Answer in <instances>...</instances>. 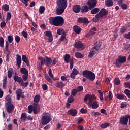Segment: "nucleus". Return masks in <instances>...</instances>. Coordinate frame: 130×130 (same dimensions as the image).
Here are the masks:
<instances>
[{
	"label": "nucleus",
	"instance_id": "obj_2",
	"mask_svg": "<svg viewBox=\"0 0 130 130\" xmlns=\"http://www.w3.org/2000/svg\"><path fill=\"white\" fill-rule=\"evenodd\" d=\"M49 23L56 27H60L64 24V20L61 16L52 17L49 18Z\"/></svg>",
	"mask_w": 130,
	"mask_h": 130
},
{
	"label": "nucleus",
	"instance_id": "obj_58",
	"mask_svg": "<svg viewBox=\"0 0 130 130\" xmlns=\"http://www.w3.org/2000/svg\"><path fill=\"white\" fill-rule=\"evenodd\" d=\"M42 88L44 90V91H46V90H47V89H48V87L47 86V85L44 84H43L42 85Z\"/></svg>",
	"mask_w": 130,
	"mask_h": 130
},
{
	"label": "nucleus",
	"instance_id": "obj_44",
	"mask_svg": "<svg viewBox=\"0 0 130 130\" xmlns=\"http://www.w3.org/2000/svg\"><path fill=\"white\" fill-rule=\"evenodd\" d=\"M8 42H9V43H12V42H13V41L14 40V38H13V36H8Z\"/></svg>",
	"mask_w": 130,
	"mask_h": 130
},
{
	"label": "nucleus",
	"instance_id": "obj_4",
	"mask_svg": "<svg viewBox=\"0 0 130 130\" xmlns=\"http://www.w3.org/2000/svg\"><path fill=\"white\" fill-rule=\"evenodd\" d=\"M82 75L83 77H85L90 81H94L95 80V74L90 71L85 70L83 71Z\"/></svg>",
	"mask_w": 130,
	"mask_h": 130
},
{
	"label": "nucleus",
	"instance_id": "obj_16",
	"mask_svg": "<svg viewBox=\"0 0 130 130\" xmlns=\"http://www.w3.org/2000/svg\"><path fill=\"white\" fill-rule=\"evenodd\" d=\"M77 22L78 23H81L82 24H88V23H89L87 18L83 17H80L78 18L77 20Z\"/></svg>",
	"mask_w": 130,
	"mask_h": 130
},
{
	"label": "nucleus",
	"instance_id": "obj_10",
	"mask_svg": "<svg viewBox=\"0 0 130 130\" xmlns=\"http://www.w3.org/2000/svg\"><path fill=\"white\" fill-rule=\"evenodd\" d=\"M6 109L9 113L13 112L14 111V105H13L11 103L8 102L6 104Z\"/></svg>",
	"mask_w": 130,
	"mask_h": 130
},
{
	"label": "nucleus",
	"instance_id": "obj_27",
	"mask_svg": "<svg viewBox=\"0 0 130 130\" xmlns=\"http://www.w3.org/2000/svg\"><path fill=\"white\" fill-rule=\"evenodd\" d=\"M81 11L82 13H87L89 11V7L87 6H83Z\"/></svg>",
	"mask_w": 130,
	"mask_h": 130
},
{
	"label": "nucleus",
	"instance_id": "obj_9",
	"mask_svg": "<svg viewBox=\"0 0 130 130\" xmlns=\"http://www.w3.org/2000/svg\"><path fill=\"white\" fill-rule=\"evenodd\" d=\"M87 4L89 6L90 9H92V8H95L96 7V5H97V1L96 0H89Z\"/></svg>",
	"mask_w": 130,
	"mask_h": 130
},
{
	"label": "nucleus",
	"instance_id": "obj_40",
	"mask_svg": "<svg viewBox=\"0 0 130 130\" xmlns=\"http://www.w3.org/2000/svg\"><path fill=\"white\" fill-rule=\"evenodd\" d=\"M39 60H41V64L42 66H43L44 63H45L46 59H44V58L42 57H39Z\"/></svg>",
	"mask_w": 130,
	"mask_h": 130
},
{
	"label": "nucleus",
	"instance_id": "obj_59",
	"mask_svg": "<svg viewBox=\"0 0 130 130\" xmlns=\"http://www.w3.org/2000/svg\"><path fill=\"white\" fill-rule=\"evenodd\" d=\"M20 40H21V38L19 36H16L15 37V41L17 42V43H19L20 42Z\"/></svg>",
	"mask_w": 130,
	"mask_h": 130
},
{
	"label": "nucleus",
	"instance_id": "obj_5",
	"mask_svg": "<svg viewBox=\"0 0 130 130\" xmlns=\"http://www.w3.org/2000/svg\"><path fill=\"white\" fill-rule=\"evenodd\" d=\"M28 113H32V111H33L35 114H37L40 111V108L37 104L34 103L32 106H28Z\"/></svg>",
	"mask_w": 130,
	"mask_h": 130
},
{
	"label": "nucleus",
	"instance_id": "obj_55",
	"mask_svg": "<svg viewBox=\"0 0 130 130\" xmlns=\"http://www.w3.org/2000/svg\"><path fill=\"white\" fill-rule=\"evenodd\" d=\"M108 97H109V100L110 101L112 100V98L113 96L112 95V92H111V91L109 92Z\"/></svg>",
	"mask_w": 130,
	"mask_h": 130
},
{
	"label": "nucleus",
	"instance_id": "obj_53",
	"mask_svg": "<svg viewBox=\"0 0 130 130\" xmlns=\"http://www.w3.org/2000/svg\"><path fill=\"white\" fill-rule=\"evenodd\" d=\"M66 37H67V35H66L65 32V34L61 35L60 40H61V41H63V40H64V39H66Z\"/></svg>",
	"mask_w": 130,
	"mask_h": 130
},
{
	"label": "nucleus",
	"instance_id": "obj_7",
	"mask_svg": "<svg viewBox=\"0 0 130 130\" xmlns=\"http://www.w3.org/2000/svg\"><path fill=\"white\" fill-rule=\"evenodd\" d=\"M130 118L129 115H126L121 117L120 119V123L123 125H127L128 122V119Z\"/></svg>",
	"mask_w": 130,
	"mask_h": 130
},
{
	"label": "nucleus",
	"instance_id": "obj_37",
	"mask_svg": "<svg viewBox=\"0 0 130 130\" xmlns=\"http://www.w3.org/2000/svg\"><path fill=\"white\" fill-rule=\"evenodd\" d=\"M45 78L47 82H49V83H50V84H52V80H51L50 78H49V76H48V75H45Z\"/></svg>",
	"mask_w": 130,
	"mask_h": 130
},
{
	"label": "nucleus",
	"instance_id": "obj_45",
	"mask_svg": "<svg viewBox=\"0 0 130 130\" xmlns=\"http://www.w3.org/2000/svg\"><path fill=\"white\" fill-rule=\"evenodd\" d=\"M4 38H0V46L3 48L4 47Z\"/></svg>",
	"mask_w": 130,
	"mask_h": 130
},
{
	"label": "nucleus",
	"instance_id": "obj_48",
	"mask_svg": "<svg viewBox=\"0 0 130 130\" xmlns=\"http://www.w3.org/2000/svg\"><path fill=\"white\" fill-rule=\"evenodd\" d=\"M114 81H115V84L117 86L119 85V84H120V80H119L118 78H115Z\"/></svg>",
	"mask_w": 130,
	"mask_h": 130
},
{
	"label": "nucleus",
	"instance_id": "obj_38",
	"mask_svg": "<svg viewBox=\"0 0 130 130\" xmlns=\"http://www.w3.org/2000/svg\"><path fill=\"white\" fill-rule=\"evenodd\" d=\"M3 9L4 11L8 12V11H9V9H10V7L8 4H5L3 5Z\"/></svg>",
	"mask_w": 130,
	"mask_h": 130
},
{
	"label": "nucleus",
	"instance_id": "obj_50",
	"mask_svg": "<svg viewBox=\"0 0 130 130\" xmlns=\"http://www.w3.org/2000/svg\"><path fill=\"white\" fill-rule=\"evenodd\" d=\"M22 92V89H18V90L16 91V94L17 95H20V96H22V95H24L23 94V93Z\"/></svg>",
	"mask_w": 130,
	"mask_h": 130
},
{
	"label": "nucleus",
	"instance_id": "obj_35",
	"mask_svg": "<svg viewBox=\"0 0 130 130\" xmlns=\"http://www.w3.org/2000/svg\"><path fill=\"white\" fill-rule=\"evenodd\" d=\"M21 85L22 86V87H23V88H26L28 86V85H29V82H24V81L22 80V81L21 82Z\"/></svg>",
	"mask_w": 130,
	"mask_h": 130
},
{
	"label": "nucleus",
	"instance_id": "obj_14",
	"mask_svg": "<svg viewBox=\"0 0 130 130\" xmlns=\"http://www.w3.org/2000/svg\"><path fill=\"white\" fill-rule=\"evenodd\" d=\"M64 10H66V8L58 6V8L56 9V13L57 15H62V14H63V12H64Z\"/></svg>",
	"mask_w": 130,
	"mask_h": 130
},
{
	"label": "nucleus",
	"instance_id": "obj_30",
	"mask_svg": "<svg viewBox=\"0 0 130 130\" xmlns=\"http://www.w3.org/2000/svg\"><path fill=\"white\" fill-rule=\"evenodd\" d=\"M57 33L58 35H62L66 33V31L62 28H59L57 30Z\"/></svg>",
	"mask_w": 130,
	"mask_h": 130
},
{
	"label": "nucleus",
	"instance_id": "obj_49",
	"mask_svg": "<svg viewBox=\"0 0 130 130\" xmlns=\"http://www.w3.org/2000/svg\"><path fill=\"white\" fill-rule=\"evenodd\" d=\"M109 125V123H106L101 125L102 128H106Z\"/></svg>",
	"mask_w": 130,
	"mask_h": 130
},
{
	"label": "nucleus",
	"instance_id": "obj_32",
	"mask_svg": "<svg viewBox=\"0 0 130 130\" xmlns=\"http://www.w3.org/2000/svg\"><path fill=\"white\" fill-rule=\"evenodd\" d=\"M40 101V95H36L34 99V102L35 103H38V102H39Z\"/></svg>",
	"mask_w": 130,
	"mask_h": 130
},
{
	"label": "nucleus",
	"instance_id": "obj_61",
	"mask_svg": "<svg viewBox=\"0 0 130 130\" xmlns=\"http://www.w3.org/2000/svg\"><path fill=\"white\" fill-rule=\"evenodd\" d=\"M22 79L23 81H26L28 79V74L23 75Z\"/></svg>",
	"mask_w": 130,
	"mask_h": 130
},
{
	"label": "nucleus",
	"instance_id": "obj_8",
	"mask_svg": "<svg viewBox=\"0 0 130 130\" xmlns=\"http://www.w3.org/2000/svg\"><path fill=\"white\" fill-rule=\"evenodd\" d=\"M56 3L58 7L67 9V6H68L67 0H57Z\"/></svg>",
	"mask_w": 130,
	"mask_h": 130
},
{
	"label": "nucleus",
	"instance_id": "obj_26",
	"mask_svg": "<svg viewBox=\"0 0 130 130\" xmlns=\"http://www.w3.org/2000/svg\"><path fill=\"white\" fill-rule=\"evenodd\" d=\"M20 72L21 74H23V75H28V70L25 67L21 68L20 69Z\"/></svg>",
	"mask_w": 130,
	"mask_h": 130
},
{
	"label": "nucleus",
	"instance_id": "obj_52",
	"mask_svg": "<svg viewBox=\"0 0 130 130\" xmlns=\"http://www.w3.org/2000/svg\"><path fill=\"white\" fill-rule=\"evenodd\" d=\"M126 29H127V27L125 26L122 27L120 30L121 33H125V31H126Z\"/></svg>",
	"mask_w": 130,
	"mask_h": 130
},
{
	"label": "nucleus",
	"instance_id": "obj_39",
	"mask_svg": "<svg viewBox=\"0 0 130 130\" xmlns=\"http://www.w3.org/2000/svg\"><path fill=\"white\" fill-rule=\"evenodd\" d=\"M44 11H45V8L44 6H41L39 8L40 14H43V13H44Z\"/></svg>",
	"mask_w": 130,
	"mask_h": 130
},
{
	"label": "nucleus",
	"instance_id": "obj_41",
	"mask_svg": "<svg viewBox=\"0 0 130 130\" xmlns=\"http://www.w3.org/2000/svg\"><path fill=\"white\" fill-rule=\"evenodd\" d=\"M68 102L69 103H73V102H74V97L71 95L69 98H68Z\"/></svg>",
	"mask_w": 130,
	"mask_h": 130
},
{
	"label": "nucleus",
	"instance_id": "obj_54",
	"mask_svg": "<svg viewBox=\"0 0 130 130\" xmlns=\"http://www.w3.org/2000/svg\"><path fill=\"white\" fill-rule=\"evenodd\" d=\"M11 17H12V15H11V13L8 12V13H7L6 20L8 21V20H11Z\"/></svg>",
	"mask_w": 130,
	"mask_h": 130
},
{
	"label": "nucleus",
	"instance_id": "obj_19",
	"mask_svg": "<svg viewBox=\"0 0 130 130\" xmlns=\"http://www.w3.org/2000/svg\"><path fill=\"white\" fill-rule=\"evenodd\" d=\"M100 47H101V43H100V42H97L94 45V49H95L96 51H99Z\"/></svg>",
	"mask_w": 130,
	"mask_h": 130
},
{
	"label": "nucleus",
	"instance_id": "obj_64",
	"mask_svg": "<svg viewBox=\"0 0 130 130\" xmlns=\"http://www.w3.org/2000/svg\"><path fill=\"white\" fill-rule=\"evenodd\" d=\"M83 88L82 86L78 87L77 88V92H81V91H83Z\"/></svg>",
	"mask_w": 130,
	"mask_h": 130
},
{
	"label": "nucleus",
	"instance_id": "obj_60",
	"mask_svg": "<svg viewBox=\"0 0 130 130\" xmlns=\"http://www.w3.org/2000/svg\"><path fill=\"white\" fill-rule=\"evenodd\" d=\"M22 36H23V37H24V38H27V36H28V34L25 31H23L22 32Z\"/></svg>",
	"mask_w": 130,
	"mask_h": 130
},
{
	"label": "nucleus",
	"instance_id": "obj_51",
	"mask_svg": "<svg viewBox=\"0 0 130 130\" xmlns=\"http://www.w3.org/2000/svg\"><path fill=\"white\" fill-rule=\"evenodd\" d=\"M48 74L51 79H54L53 74H52V71H51V69L49 70Z\"/></svg>",
	"mask_w": 130,
	"mask_h": 130
},
{
	"label": "nucleus",
	"instance_id": "obj_25",
	"mask_svg": "<svg viewBox=\"0 0 130 130\" xmlns=\"http://www.w3.org/2000/svg\"><path fill=\"white\" fill-rule=\"evenodd\" d=\"M105 5L107 7H111L113 5L112 0H106Z\"/></svg>",
	"mask_w": 130,
	"mask_h": 130
},
{
	"label": "nucleus",
	"instance_id": "obj_3",
	"mask_svg": "<svg viewBox=\"0 0 130 130\" xmlns=\"http://www.w3.org/2000/svg\"><path fill=\"white\" fill-rule=\"evenodd\" d=\"M52 119L51 116L49 114L44 113L42 115L41 123L43 125H46V124L49 123Z\"/></svg>",
	"mask_w": 130,
	"mask_h": 130
},
{
	"label": "nucleus",
	"instance_id": "obj_20",
	"mask_svg": "<svg viewBox=\"0 0 130 130\" xmlns=\"http://www.w3.org/2000/svg\"><path fill=\"white\" fill-rule=\"evenodd\" d=\"M22 60L23 62H25L26 63V66H29V60H28V58H27V56L25 55H23L22 56Z\"/></svg>",
	"mask_w": 130,
	"mask_h": 130
},
{
	"label": "nucleus",
	"instance_id": "obj_15",
	"mask_svg": "<svg viewBox=\"0 0 130 130\" xmlns=\"http://www.w3.org/2000/svg\"><path fill=\"white\" fill-rule=\"evenodd\" d=\"M16 62L18 68H20L21 67V63H22V57L19 54L16 55Z\"/></svg>",
	"mask_w": 130,
	"mask_h": 130
},
{
	"label": "nucleus",
	"instance_id": "obj_42",
	"mask_svg": "<svg viewBox=\"0 0 130 130\" xmlns=\"http://www.w3.org/2000/svg\"><path fill=\"white\" fill-rule=\"evenodd\" d=\"M120 7L123 10H126L127 9V4L123 3L121 5Z\"/></svg>",
	"mask_w": 130,
	"mask_h": 130
},
{
	"label": "nucleus",
	"instance_id": "obj_31",
	"mask_svg": "<svg viewBox=\"0 0 130 130\" xmlns=\"http://www.w3.org/2000/svg\"><path fill=\"white\" fill-rule=\"evenodd\" d=\"M71 57V56H70L69 54H66L64 56V60L67 62V63L70 62V58Z\"/></svg>",
	"mask_w": 130,
	"mask_h": 130
},
{
	"label": "nucleus",
	"instance_id": "obj_43",
	"mask_svg": "<svg viewBox=\"0 0 130 130\" xmlns=\"http://www.w3.org/2000/svg\"><path fill=\"white\" fill-rule=\"evenodd\" d=\"M100 114H101L100 113L95 111H93L91 113V116H96V115H100Z\"/></svg>",
	"mask_w": 130,
	"mask_h": 130
},
{
	"label": "nucleus",
	"instance_id": "obj_18",
	"mask_svg": "<svg viewBox=\"0 0 130 130\" xmlns=\"http://www.w3.org/2000/svg\"><path fill=\"white\" fill-rule=\"evenodd\" d=\"M103 16L100 14V13H98V14H96L95 15V18H93L92 19L93 22H98V21H99V20H100V19H102L103 18Z\"/></svg>",
	"mask_w": 130,
	"mask_h": 130
},
{
	"label": "nucleus",
	"instance_id": "obj_23",
	"mask_svg": "<svg viewBox=\"0 0 130 130\" xmlns=\"http://www.w3.org/2000/svg\"><path fill=\"white\" fill-rule=\"evenodd\" d=\"M51 62H52V60H51V59L48 57L46 58L45 66L46 67H49L51 64Z\"/></svg>",
	"mask_w": 130,
	"mask_h": 130
},
{
	"label": "nucleus",
	"instance_id": "obj_22",
	"mask_svg": "<svg viewBox=\"0 0 130 130\" xmlns=\"http://www.w3.org/2000/svg\"><path fill=\"white\" fill-rule=\"evenodd\" d=\"M99 13L101 14V15L103 17V16H106V15L108 14V11H107L105 9L103 8L100 10Z\"/></svg>",
	"mask_w": 130,
	"mask_h": 130
},
{
	"label": "nucleus",
	"instance_id": "obj_24",
	"mask_svg": "<svg viewBox=\"0 0 130 130\" xmlns=\"http://www.w3.org/2000/svg\"><path fill=\"white\" fill-rule=\"evenodd\" d=\"M73 11L75 13H79L81 11V7L79 5H76L73 7Z\"/></svg>",
	"mask_w": 130,
	"mask_h": 130
},
{
	"label": "nucleus",
	"instance_id": "obj_34",
	"mask_svg": "<svg viewBox=\"0 0 130 130\" xmlns=\"http://www.w3.org/2000/svg\"><path fill=\"white\" fill-rule=\"evenodd\" d=\"M95 33H96V32L93 31V30H90V31H89V33L86 34V37L89 38L90 36H91V35H94V34H95Z\"/></svg>",
	"mask_w": 130,
	"mask_h": 130
},
{
	"label": "nucleus",
	"instance_id": "obj_6",
	"mask_svg": "<svg viewBox=\"0 0 130 130\" xmlns=\"http://www.w3.org/2000/svg\"><path fill=\"white\" fill-rule=\"evenodd\" d=\"M126 61V57L125 56H119V57L116 59L115 66L117 68H120L121 65Z\"/></svg>",
	"mask_w": 130,
	"mask_h": 130
},
{
	"label": "nucleus",
	"instance_id": "obj_57",
	"mask_svg": "<svg viewBox=\"0 0 130 130\" xmlns=\"http://www.w3.org/2000/svg\"><path fill=\"white\" fill-rule=\"evenodd\" d=\"M77 93H78V90H77L76 89H74L72 91V95H73V96H76Z\"/></svg>",
	"mask_w": 130,
	"mask_h": 130
},
{
	"label": "nucleus",
	"instance_id": "obj_33",
	"mask_svg": "<svg viewBox=\"0 0 130 130\" xmlns=\"http://www.w3.org/2000/svg\"><path fill=\"white\" fill-rule=\"evenodd\" d=\"M75 57L77 58H83V57H84V55L80 53L77 52L75 53Z\"/></svg>",
	"mask_w": 130,
	"mask_h": 130
},
{
	"label": "nucleus",
	"instance_id": "obj_13",
	"mask_svg": "<svg viewBox=\"0 0 130 130\" xmlns=\"http://www.w3.org/2000/svg\"><path fill=\"white\" fill-rule=\"evenodd\" d=\"M68 114L71 115V116H77L78 111L75 109H71L68 111Z\"/></svg>",
	"mask_w": 130,
	"mask_h": 130
},
{
	"label": "nucleus",
	"instance_id": "obj_62",
	"mask_svg": "<svg viewBox=\"0 0 130 130\" xmlns=\"http://www.w3.org/2000/svg\"><path fill=\"white\" fill-rule=\"evenodd\" d=\"M46 36L48 37H50L52 36L51 32L50 31H46Z\"/></svg>",
	"mask_w": 130,
	"mask_h": 130
},
{
	"label": "nucleus",
	"instance_id": "obj_1",
	"mask_svg": "<svg viewBox=\"0 0 130 130\" xmlns=\"http://www.w3.org/2000/svg\"><path fill=\"white\" fill-rule=\"evenodd\" d=\"M84 101L87 103L89 107H92L93 109H97L99 107V104L96 101V96L94 95L87 94L84 98Z\"/></svg>",
	"mask_w": 130,
	"mask_h": 130
},
{
	"label": "nucleus",
	"instance_id": "obj_28",
	"mask_svg": "<svg viewBox=\"0 0 130 130\" xmlns=\"http://www.w3.org/2000/svg\"><path fill=\"white\" fill-rule=\"evenodd\" d=\"M96 51H95V50L94 49H92L89 53V55H88V57L89 58H92L93 57V56H94V55H95V54H96Z\"/></svg>",
	"mask_w": 130,
	"mask_h": 130
},
{
	"label": "nucleus",
	"instance_id": "obj_29",
	"mask_svg": "<svg viewBox=\"0 0 130 130\" xmlns=\"http://www.w3.org/2000/svg\"><path fill=\"white\" fill-rule=\"evenodd\" d=\"M14 80L15 82H17L18 83H21V82H23V79L22 78L17 76H14Z\"/></svg>",
	"mask_w": 130,
	"mask_h": 130
},
{
	"label": "nucleus",
	"instance_id": "obj_36",
	"mask_svg": "<svg viewBox=\"0 0 130 130\" xmlns=\"http://www.w3.org/2000/svg\"><path fill=\"white\" fill-rule=\"evenodd\" d=\"M100 9L98 8H95L94 9H93L92 10H91V14H97V13H98V12H99Z\"/></svg>",
	"mask_w": 130,
	"mask_h": 130
},
{
	"label": "nucleus",
	"instance_id": "obj_63",
	"mask_svg": "<svg viewBox=\"0 0 130 130\" xmlns=\"http://www.w3.org/2000/svg\"><path fill=\"white\" fill-rule=\"evenodd\" d=\"M6 22H5V21L2 22L1 23V28L2 29L5 28V26H6Z\"/></svg>",
	"mask_w": 130,
	"mask_h": 130
},
{
	"label": "nucleus",
	"instance_id": "obj_11",
	"mask_svg": "<svg viewBox=\"0 0 130 130\" xmlns=\"http://www.w3.org/2000/svg\"><path fill=\"white\" fill-rule=\"evenodd\" d=\"M80 72L79 70L76 68L73 69L72 73L70 74V76L72 79H75L77 75H79Z\"/></svg>",
	"mask_w": 130,
	"mask_h": 130
},
{
	"label": "nucleus",
	"instance_id": "obj_56",
	"mask_svg": "<svg viewBox=\"0 0 130 130\" xmlns=\"http://www.w3.org/2000/svg\"><path fill=\"white\" fill-rule=\"evenodd\" d=\"M123 37L126 39H130V32L128 34H124Z\"/></svg>",
	"mask_w": 130,
	"mask_h": 130
},
{
	"label": "nucleus",
	"instance_id": "obj_17",
	"mask_svg": "<svg viewBox=\"0 0 130 130\" xmlns=\"http://www.w3.org/2000/svg\"><path fill=\"white\" fill-rule=\"evenodd\" d=\"M73 31L76 33V34H80V33H81V31H82V28L78 25H75L73 27Z\"/></svg>",
	"mask_w": 130,
	"mask_h": 130
},
{
	"label": "nucleus",
	"instance_id": "obj_12",
	"mask_svg": "<svg viewBox=\"0 0 130 130\" xmlns=\"http://www.w3.org/2000/svg\"><path fill=\"white\" fill-rule=\"evenodd\" d=\"M75 47L78 48V49L83 50L85 48V46L83 45V43L81 41L76 42L75 44Z\"/></svg>",
	"mask_w": 130,
	"mask_h": 130
},
{
	"label": "nucleus",
	"instance_id": "obj_46",
	"mask_svg": "<svg viewBox=\"0 0 130 130\" xmlns=\"http://www.w3.org/2000/svg\"><path fill=\"white\" fill-rule=\"evenodd\" d=\"M21 119L22 120H26L27 119V115L25 113H22L21 114Z\"/></svg>",
	"mask_w": 130,
	"mask_h": 130
},
{
	"label": "nucleus",
	"instance_id": "obj_21",
	"mask_svg": "<svg viewBox=\"0 0 130 130\" xmlns=\"http://www.w3.org/2000/svg\"><path fill=\"white\" fill-rule=\"evenodd\" d=\"M55 86L57 87V88H59L60 89H62L63 87H64L65 85L63 82L62 81L57 82L55 84Z\"/></svg>",
	"mask_w": 130,
	"mask_h": 130
},
{
	"label": "nucleus",
	"instance_id": "obj_47",
	"mask_svg": "<svg viewBox=\"0 0 130 130\" xmlns=\"http://www.w3.org/2000/svg\"><path fill=\"white\" fill-rule=\"evenodd\" d=\"M117 98L120 100H121L124 98V95L118 94L117 95Z\"/></svg>",
	"mask_w": 130,
	"mask_h": 130
}]
</instances>
